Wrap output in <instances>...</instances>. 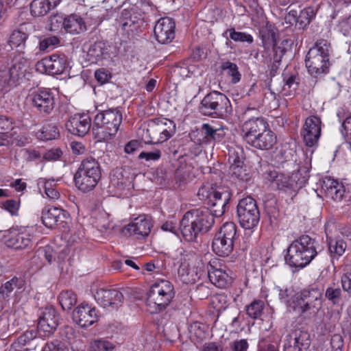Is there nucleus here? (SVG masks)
<instances>
[{"label":"nucleus","mask_w":351,"mask_h":351,"mask_svg":"<svg viewBox=\"0 0 351 351\" xmlns=\"http://www.w3.org/2000/svg\"><path fill=\"white\" fill-rule=\"evenodd\" d=\"M101 176L99 162L88 157L84 159L74 175V182L79 190L84 193L94 189Z\"/></svg>","instance_id":"6e6552de"},{"label":"nucleus","mask_w":351,"mask_h":351,"mask_svg":"<svg viewBox=\"0 0 351 351\" xmlns=\"http://www.w3.org/2000/svg\"><path fill=\"white\" fill-rule=\"evenodd\" d=\"M25 281L21 278L13 277L10 280L3 284L0 287V294L8 295L15 289H21L23 287Z\"/></svg>","instance_id":"de8ad7c7"},{"label":"nucleus","mask_w":351,"mask_h":351,"mask_svg":"<svg viewBox=\"0 0 351 351\" xmlns=\"http://www.w3.org/2000/svg\"><path fill=\"white\" fill-rule=\"evenodd\" d=\"M60 43V39L55 36L45 38L39 42V50L40 51H48L53 49Z\"/></svg>","instance_id":"5fc2aeb1"},{"label":"nucleus","mask_w":351,"mask_h":351,"mask_svg":"<svg viewBox=\"0 0 351 351\" xmlns=\"http://www.w3.org/2000/svg\"><path fill=\"white\" fill-rule=\"evenodd\" d=\"M175 22L169 17L160 19L156 23L154 33L156 40L161 44L171 43L175 37Z\"/></svg>","instance_id":"5701e85b"},{"label":"nucleus","mask_w":351,"mask_h":351,"mask_svg":"<svg viewBox=\"0 0 351 351\" xmlns=\"http://www.w3.org/2000/svg\"><path fill=\"white\" fill-rule=\"evenodd\" d=\"M197 196L207 208L187 211L180 223L181 234L188 242L195 241L199 234L208 232L215 223V217H221L226 211L231 198V193L223 187L202 186Z\"/></svg>","instance_id":"f257e3e1"},{"label":"nucleus","mask_w":351,"mask_h":351,"mask_svg":"<svg viewBox=\"0 0 351 351\" xmlns=\"http://www.w3.org/2000/svg\"><path fill=\"white\" fill-rule=\"evenodd\" d=\"M61 317L58 311L52 306L41 309L38 322V331L45 337L51 336L60 324Z\"/></svg>","instance_id":"2eb2a0df"},{"label":"nucleus","mask_w":351,"mask_h":351,"mask_svg":"<svg viewBox=\"0 0 351 351\" xmlns=\"http://www.w3.org/2000/svg\"><path fill=\"white\" fill-rule=\"evenodd\" d=\"M315 15L314 9L311 7H308L301 10L300 14H298L299 28H304L308 25Z\"/></svg>","instance_id":"3c124183"},{"label":"nucleus","mask_w":351,"mask_h":351,"mask_svg":"<svg viewBox=\"0 0 351 351\" xmlns=\"http://www.w3.org/2000/svg\"><path fill=\"white\" fill-rule=\"evenodd\" d=\"M32 107L43 116L50 114L56 106L53 93L49 88H40L32 90L29 95Z\"/></svg>","instance_id":"4468645a"},{"label":"nucleus","mask_w":351,"mask_h":351,"mask_svg":"<svg viewBox=\"0 0 351 351\" xmlns=\"http://www.w3.org/2000/svg\"><path fill=\"white\" fill-rule=\"evenodd\" d=\"M320 251L315 239L308 234H302L290 243L285 261L292 268L303 269L315 259Z\"/></svg>","instance_id":"7ed1b4c3"},{"label":"nucleus","mask_w":351,"mask_h":351,"mask_svg":"<svg viewBox=\"0 0 351 351\" xmlns=\"http://www.w3.org/2000/svg\"><path fill=\"white\" fill-rule=\"evenodd\" d=\"M95 301L104 308L112 307L117 308L123 302V293L117 289H99L94 293Z\"/></svg>","instance_id":"412c9836"},{"label":"nucleus","mask_w":351,"mask_h":351,"mask_svg":"<svg viewBox=\"0 0 351 351\" xmlns=\"http://www.w3.org/2000/svg\"><path fill=\"white\" fill-rule=\"evenodd\" d=\"M322 190L326 197L335 201H341L345 193V188L342 183L331 178H325L322 183Z\"/></svg>","instance_id":"2f4dec72"},{"label":"nucleus","mask_w":351,"mask_h":351,"mask_svg":"<svg viewBox=\"0 0 351 351\" xmlns=\"http://www.w3.org/2000/svg\"><path fill=\"white\" fill-rule=\"evenodd\" d=\"M234 247V244L230 241L219 238V236L215 234L212 242V248L217 255L222 257L228 256L233 252Z\"/></svg>","instance_id":"ea45409f"},{"label":"nucleus","mask_w":351,"mask_h":351,"mask_svg":"<svg viewBox=\"0 0 351 351\" xmlns=\"http://www.w3.org/2000/svg\"><path fill=\"white\" fill-rule=\"evenodd\" d=\"M220 69L222 71H226V74L231 77V82L232 84H237L241 80V74L235 63L229 60L223 61L221 63Z\"/></svg>","instance_id":"49530a36"},{"label":"nucleus","mask_w":351,"mask_h":351,"mask_svg":"<svg viewBox=\"0 0 351 351\" xmlns=\"http://www.w3.org/2000/svg\"><path fill=\"white\" fill-rule=\"evenodd\" d=\"M343 291L351 295V272L343 274L341 277Z\"/></svg>","instance_id":"69168bd1"},{"label":"nucleus","mask_w":351,"mask_h":351,"mask_svg":"<svg viewBox=\"0 0 351 351\" xmlns=\"http://www.w3.org/2000/svg\"><path fill=\"white\" fill-rule=\"evenodd\" d=\"M326 300L330 302L332 305L337 306L343 299V291L335 284L329 285L324 292Z\"/></svg>","instance_id":"c03bdc74"},{"label":"nucleus","mask_w":351,"mask_h":351,"mask_svg":"<svg viewBox=\"0 0 351 351\" xmlns=\"http://www.w3.org/2000/svg\"><path fill=\"white\" fill-rule=\"evenodd\" d=\"M68 65L65 55L54 53L37 62L36 70L40 73L59 75L64 73Z\"/></svg>","instance_id":"dca6fc26"},{"label":"nucleus","mask_w":351,"mask_h":351,"mask_svg":"<svg viewBox=\"0 0 351 351\" xmlns=\"http://www.w3.org/2000/svg\"><path fill=\"white\" fill-rule=\"evenodd\" d=\"M58 300L62 309L69 311L76 304L77 295L71 290H64L59 294Z\"/></svg>","instance_id":"a18cd8bd"},{"label":"nucleus","mask_w":351,"mask_h":351,"mask_svg":"<svg viewBox=\"0 0 351 351\" xmlns=\"http://www.w3.org/2000/svg\"><path fill=\"white\" fill-rule=\"evenodd\" d=\"M269 128V125L263 117L250 119L245 121L241 129V136L244 143L258 136Z\"/></svg>","instance_id":"393cba45"},{"label":"nucleus","mask_w":351,"mask_h":351,"mask_svg":"<svg viewBox=\"0 0 351 351\" xmlns=\"http://www.w3.org/2000/svg\"><path fill=\"white\" fill-rule=\"evenodd\" d=\"M283 81L285 84L289 87V88L296 89L299 84V77L297 73H291L287 75L285 73H282Z\"/></svg>","instance_id":"4d7b16f0"},{"label":"nucleus","mask_w":351,"mask_h":351,"mask_svg":"<svg viewBox=\"0 0 351 351\" xmlns=\"http://www.w3.org/2000/svg\"><path fill=\"white\" fill-rule=\"evenodd\" d=\"M248 348V342L244 339H237L230 343V351H247Z\"/></svg>","instance_id":"680f3d73"},{"label":"nucleus","mask_w":351,"mask_h":351,"mask_svg":"<svg viewBox=\"0 0 351 351\" xmlns=\"http://www.w3.org/2000/svg\"><path fill=\"white\" fill-rule=\"evenodd\" d=\"M38 331L29 330L24 332L13 343L8 351H28L35 350L37 347V334Z\"/></svg>","instance_id":"7c9ffc66"},{"label":"nucleus","mask_w":351,"mask_h":351,"mask_svg":"<svg viewBox=\"0 0 351 351\" xmlns=\"http://www.w3.org/2000/svg\"><path fill=\"white\" fill-rule=\"evenodd\" d=\"M326 242L328 247L331 263L334 265L335 261H338L339 258L344 254L346 247V242L341 238H326Z\"/></svg>","instance_id":"f704fd0d"},{"label":"nucleus","mask_w":351,"mask_h":351,"mask_svg":"<svg viewBox=\"0 0 351 351\" xmlns=\"http://www.w3.org/2000/svg\"><path fill=\"white\" fill-rule=\"evenodd\" d=\"M20 202L14 199H8L3 204V208L9 212L12 216L18 215Z\"/></svg>","instance_id":"13d9d810"},{"label":"nucleus","mask_w":351,"mask_h":351,"mask_svg":"<svg viewBox=\"0 0 351 351\" xmlns=\"http://www.w3.org/2000/svg\"><path fill=\"white\" fill-rule=\"evenodd\" d=\"M60 1V0H34L30 3V13L34 17L45 16Z\"/></svg>","instance_id":"e433bc0d"},{"label":"nucleus","mask_w":351,"mask_h":351,"mask_svg":"<svg viewBox=\"0 0 351 351\" xmlns=\"http://www.w3.org/2000/svg\"><path fill=\"white\" fill-rule=\"evenodd\" d=\"M176 132L173 121L164 117L149 120L143 138L147 144H158L167 141Z\"/></svg>","instance_id":"9b49d317"},{"label":"nucleus","mask_w":351,"mask_h":351,"mask_svg":"<svg viewBox=\"0 0 351 351\" xmlns=\"http://www.w3.org/2000/svg\"><path fill=\"white\" fill-rule=\"evenodd\" d=\"M121 112L118 108L98 112L93 121V132L98 141H106L114 136L122 122Z\"/></svg>","instance_id":"20e7f679"},{"label":"nucleus","mask_w":351,"mask_h":351,"mask_svg":"<svg viewBox=\"0 0 351 351\" xmlns=\"http://www.w3.org/2000/svg\"><path fill=\"white\" fill-rule=\"evenodd\" d=\"M69 213L60 208L47 206L42 212L43 223L49 228H54L57 226L64 227L63 223L68 218Z\"/></svg>","instance_id":"bb28decb"},{"label":"nucleus","mask_w":351,"mask_h":351,"mask_svg":"<svg viewBox=\"0 0 351 351\" xmlns=\"http://www.w3.org/2000/svg\"><path fill=\"white\" fill-rule=\"evenodd\" d=\"M161 157V152L159 149H156L154 152H142L138 155L139 159H145L147 161L158 160Z\"/></svg>","instance_id":"e2e57ef3"},{"label":"nucleus","mask_w":351,"mask_h":351,"mask_svg":"<svg viewBox=\"0 0 351 351\" xmlns=\"http://www.w3.org/2000/svg\"><path fill=\"white\" fill-rule=\"evenodd\" d=\"M10 58V63L0 64V89L17 86L25 75L27 60L24 52H14Z\"/></svg>","instance_id":"0eeeda50"},{"label":"nucleus","mask_w":351,"mask_h":351,"mask_svg":"<svg viewBox=\"0 0 351 351\" xmlns=\"http://www.w3.org/2000/svg\"><path fill=\"white\" fill-rule=\"evenodd\" d=\"M87 60L91 63H98L104 60L111 58V45L106 41L99 40L93 43L84 44Z\"/></svg>","instance_id":"aec40b11"},{"label":"nucleus","mask_w":351,"mask_h":351,"mask_svg":"<svg viewBox=\"0 0 351 351\" xmlns=\"http://www.w3.org/2000/svg\"><path fill=\"white\" fill-rule=\"evenodd\" d=\"M29 38V34L24 29V25H21L18 29H14L10 34L8 45L11 48H20L24 49L26 47V41Z\"/></svg>","instance_id":"58836bf2"},{"label":"nucleus","mask_w":351,"mask_h":351,"mask_svg":"<svg viewBox=\"0 0 351 351\" xmlns=\"http://www.w3.org/2000/svg\"><path fill=\"white\" fill-rule=\"evenodd\" d=\"M72 318L80 326L87 328L98 321L99 311L91 304L84 302L74 309Z\"/></svg>","instance_id":"6ab92c4d"},{"label":"nucleus","mask_w":351,"mask_h":351,"mask_svg":"<svg viewBox=\"0 0 351 351\" xmlns=\"http://www.w3.org/2000/svg\"><path fill=\"white\" fill-rule=\"evenodd\" d=\"M322 132V121L317 116H309L306 120L301 131L306 146L313 147L318 144Z\"/></svg>","instance_id":"f3484780"},{"label":"nucleus","mask_w":351,"mask_h":351,"mask_svg":"<svg viewBox=\"0 0 351 351\" xmlns=\"http://www.w3.org/2000/svg\"><path fill=\"white\" fill-rule=\"evenodd\" d=\"M152 227L151 221L144 215H140L123 229L125 235L134 236L137 239L147 237Z\"/></svg>","instance_id":"b1692460"},{"label":"nucleus","mask_w":351,"mask_h":351,"mask_svg":"<svg viewBox=\"0 0 351 351\" xmlns=\"http://www.w3.org/2000/svg\"><path fill=\"white\" fill-rule=\"evenodd\" d=\"M36 136L41 141H51L57 138L60 136V132L55 123H47L36 132Z\"/></svg>","instance_id":"79ce46f5"},{"label":"nucleus","mask_w":351,"mask_h":351,"mask_svg":"<svg viewBox=\"0 0 351 351\" xmlns=\"http://www.w3.org/2000/svg\"><path fill=\"white\" fill-rule=\"evenodd\" d=\"M324 287L312 283L293 295L288 302V311L295 313L305 319L315 318L322 307Z\"/></svg>","instance_id":"f03ea898"},{"label":"nucleus","mask_w":351,"mask_h":351,"mask_svg":"<svg viewBox=\"0 0 351 351\" xmlns=\"http://www.w3.org/2000/svg\"><path fill=\"white\" fill-rule=\"evenodd\" d=\"M199 111L204 116L224 119L232 112V106L224 94L213 90L204 97L199 104Z\"/></svg>","instance_id":"9d476101"},{"label":"nucleus","mask_w":351,"mask_h":351,"mask_svg":"<svg viewBox=\"0 0 351 351\" xmlns=\"http://www.w3.org/2000/svg\"><path fill=\"white\" fill-rule=\"evenodd\" d=\"M311 345L310 335L300 328L291 330L284 341V351H306Z\"/></svg>","instance_id":"a211bd4d"},{"label":"nucleus","mask_w":351,"mask_h":351,"mask_svg":"<svg viewBox=\"0 0 351 351\" xmlns=\"http://www.w3.org/2000/svg\"><path fill=\"white\" fill-rule=\"evenodd\" d=\"M264 307L265 302L263 300H254L245 306L246 313L252 319H256L262 315Z\"/></svg>","instance_id":"09e8293b"},{"label":"nucleus","mask_w":351,"mask_h":351,"mask_svg":"<svg viewBox=\"0 0 351 351\" xmlns=\"http://www.w3.org/2000/svg\"><path fill=\"white\" fill-rule=\"evenodd\" d=\"M276 142L277 138L275 134L267 129L246 144L260 150H269L274 147Z\"/></svg>","instance_id":"473e14b6"},{"label":"nucleus","mask_w":351,"mask_h":351,"mask_svg":"<svg viewBox=\"0 0 351 351\" xmlns=\"http://www.w3.org/2000/svg\"><path fill=\"white\" fill-rule=\"evenodd\" d=\"M341 328L345 336L351 337V305L347 309V317L341 324Z\"/></svg>","instance_id":"bf43d9fd"},{"label":"nucleus","mask_w":351,"mask_h":351,"mask_svg":"<svg viewBox=\"0 0 351 351\" xmlns=\"http://www.w3.org/2000/svg\"><path fill=\"white\" fill-rule=\"evenodd\" d=\"M86 30L82 17L76 14L66 16L64 32L71 34H79Z\"/></svg>","instance_id":"c9c22d12"},{"label":"nucleus","mask_w":351,"mask_h":351,"mask_svg":"<svg viewBox=\"0 0 351 351\" xmlns=\"http://www.w3.org/2000/svg\"><path fill=\"white\" fill-rule=\"evenodd\" d=\"M95 77L98 83L104 84L112 77V74L109 71L101 68L95 71Z\"/></svg>","instance_id":"6e6d98bb"},{"label":"nucleus","mask_w":351,"mask_h":351,"mask_svg":"<svg viewBox=\"0 0 351 351\" xmlns=\"http://www.w3.org/2000/svg\"><path fill=\"white\" fill-rule=\"evenodd\" d=\"M292 182L296 183L297 191L301 189L307 182L309 178V171L306 167H301L291 176Z\"/></svg>","instance_id":"8fccbe9b"},{"label":"nucleus","mask_w":351,"mask_h":351,"mask_svg":"<svg viewBox=\"0 0 351 351\" xmlns=\"http://www.w3.org/2000/svg\"><path fill=\"white\" fill-rule=\"evenodd\" d=\"M8 247L16 250H22L32 245L30 234L25 232L11 234L5 241Z\"/></svg>","instance_id":"4c0bfd02"},{"label":"nucleus","mask_w":351,"mask_h":351,"mask_svg":"<svg viewBox=\"0 0 351 351\" xmlns=\"http://www.w3.org/2000/svg\"><path fill=\"white\" fill-rule=\"evenodd\" d=\"M66 16L60 14L51 15L49 19L50 29L53 32L64 30Z\"/></svg>","instance_id":"864d4df0"},{"label":"nucleus","mask_w":351,"mask_h":351,"mask_svg":"<svg viewBox=\"0 0 351 351\" xmlns=\"http://www.w3.org/2000/svg\"><path fill=\"white\" fill-rule=\"evenodd\" d=\"M263 62L267 64L270 77L276 76L279 71L282 57L287 52L284 41L278 45L276 34L273 32H262Z\"/></svg>","instance_id":"39448f33"},{"label":"nucleus","mask_w":351,"mask_h":351,"mask_svg":"<svg viewBox=\"0 0 351 351\" xmlns=\"http://www.w3.org/2000/svg\"><path fill=\"white\" fill-rule=\"evenodd\" d=\"M42 351H69L66 347L60 341H53L47 342Z\"/></svg>","instance_id":"052dcab7"},{"label":"nucleus","mask_w":351,"mask_h":351,"mask_svg":"<svg viewBox=\"0 0 351 351\" xmlns=\"http://www.w3.org/2000/svg\"><path fill=\"white\" fill-rule=\"evenodd\" d=\"M178 263V273L182 282L193 284L200 279L203 272L202 263L194 252L182 250Z\"/></svg>","instance_id":"f8f14e48"},{"label":"nucleus","mask_w":351,"mask_h":351,"mask_svg":"<svg viewBox=\"0 0 351 351\" xmlns=\"http://www.w3.org/2000/svg\"><path fill=\"white\" fill-rule=\"evenodd\" d=\"M237 213L240 225L245 229H252L259 222V209L256 200L251 197L243 198L239 202Z\"/></svg>","instance_id":"ddd939ff"},{"label":"nucleus","mask_w":351,"mask_h":351,"mask_svg":"<svg viewBox=\"0 0 351 351\" xmlns=\"http://www.w3.org/2000/svg\"><path fill=\"white\" fill-rule=\"evenodd\" d=\"M114 348L115 346L113 343L104 339H96L90 345V351H112Z\"/></svg>","instance_id":"603ef678"},{"label":"nucleus","mask_w":351,"mask_h":351,"mask_svg":"<svg viewBox=\"0 0 351 351\" xmlns=\"http://www.w3.org/2000/svg\"><path fill=\"white\" fill-rule=\"evenodd\" d=\"M224 268L225 266L217 259L210 261L207 265L208 278L217 287L225 288L229 284V276Z\"/></svg>","instance_id":"a878e982"},{"label":"nucleus","mask_w":351,"mask_h":351,"mask_svg":"<svg viewBox=\"0 0 351 351\" xmlns=\"http://www.w3.org/2000/svg\"><path fill=\"white\" fill-rule=\"evenodd\" d=\"M199 134L201 138L198 139L199 144L208 145L219 143L223 141L226 132L223 128H215L208 123L202 124Z\"/></svg>","instance_id":"c85d7f7f"},{"label":"nucleus","mask_w":351,"mask_h":351,"mask_svg":"<svg viewBox=\"0 0 351 351\" xmlns=\"http://www.w3.org/2000/svg\"><path fill=\"white\" fill-rule=\"evenodd\" d=\"M39 254L44 256L48 263L51 264L55 258L56 252L52 247L46 245L39 250Z\"/></svg>","instance_id":"0e129e2a"},{"label":"nucleus","mask_w":351,"mask_h":351,"mask_svg":"<svg viewBox=\"0 0 351 351\" xmlns=\"http://www.w3.org/2000/svg\"><path fill=\"white\" fill-rule=\"evenodd\" d=\"M228 162L230 163L229 173L232 177L243 181L248 180L249 174L243 167L242 158H240L234 150L230 151Z\"/></svg>","instance_id":"72a5a7b5"},{"label":"nucleus","mask_w":351,"mask_h":351,"mask_svg":"<svg viewBox=\"0 0 351 351\" xmlns=\"http://www.w3.org/2000/svg\"><path fill=\"white\" fill-rule=\"evenodd\" d=\"M265 178L272 184L273 187L290 195L297 191L296 183L292 182L291 177L289 176L276 171H269L266 173Z\"/></svg>","instance_id":"4be33fe9"},{"label":"nucleus","mask_w":351,"mask_h":351,"mask_svg":"<svg viewBox=\"0 0 351 351\" xmlns=\"http://www.w3.org/2000/svg\"><path fill=\"white\" fill-rule=\"evenodd\" d=\"M219 238H223L233 244L239 239V234L237 232V226L233 222H226L220 228L219 230L216 233Z\"/></svg>","instance_id":"a19ab883"},{"label":"nucleus","mask_w":351,"mask_h":351,"mask_svg":"<svg viewBox=\"0 0 351 351\" xmlns=\"http://www.w3.org/2000/svg\"><path fill=\"white\" fill-rule=\"evenodd\" d=\"M6 147H24L31 142V138L25 130L14 125L8 132H5Z\"/></svg>","instance_id":"c756f323"},{"label":"nucleus","mask_w":351,"mask_h":351,"mask_svg":"<svg viewBox=\"0 0 351 351\" xmlns=\"http://www.w3.org/2000/svg\"><path fill=\"white\" fill-rule=\"evenodd\" d=\"M175 295L172 284L160 280L152 285L147 293L146 304L151 313H158L169 306Z\"/></svg>","instance_id":"1a4fd4ad"},{"label":"nucleus","mask_w":351,"mask_h":351,"mask_svg":"<svg viewBox=\"0 0 351 351\" xmlns=\"http://www.w3.org/2000/svg\"><path fill=\"white\" fill-rule=\"evenodd\" d=\"M69 133L78 136H84L91 128V119L86 114H75L66 123Z\"/></svg>","instance_id":"cd10ccee"},{"label":"nucleus","mask_w":351,"mask_h":351,"mask_svg":"<svg viewBox=\"0 0 351 351\" xmlns=\"http://www.w3.org/2000/svg\"><path fill=\"white\" fill-rule=\"evenodd\" d=\"M229 32V37L230 39L233 40L235 42H246L247 43H252L254 41V38L252 35L247 34L245 32H237L234 28L232 27L226 29L222 34L223 37H226V45L229 46L231 43V41L228 40L227 36V34Z\"/></svg>","instance_id":"37998d69"},{"label":"nucleus","mask_w":351,"mask_h":351,"mask_svg":"<svg viewBox=\"0 0 351 351\" xmlns=\"http://www.w3.org/2000/svg\"><path fill=\"white\" fill-rule=\"evenodd\" d=\"M330 44L324 39L317 40L306 56V66L308 72L313 77H317L329 71V51Z\"/></svg>","instance_id":"423d86ee"},{"label":"nucleus","mask_w":351,"mask_h":351,"mask_svg":"<svg viewBox=\"0 0 351 351\" xmlns=\"http://www.w3.org/2000/svg\"><path fill=\"white\" fill-rule=\"evenodd\" d=\"M62 155V152L60 148H54L46 152L43 155V158L47 160H57Z\"/></svg>","instance_id":"338daca9"},{"label":"nucleus","mask_w":351,"mask_h":351,"mask_svg":"<svg viewBox=\"0 0 351 351\" xmlns=\"http://www.w3.org/2000/svg\"><path fill=\"white\" fill-rule=\"evenodd\" d=\"M202 351H223V347L216 342H208L203 345Z\"/></svg>","instance_id":"774afa93"}]
</instances>
